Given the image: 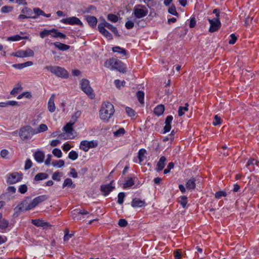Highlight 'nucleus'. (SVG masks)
I'll use <instances>...</instances> for the list:
<instances>
[{
  "mask_svg": "<svg viewBox=\"0 0 259 259\" xmlns=\"http://www.w3.org/2000/svg\"><path fill=\"white\" fill-rule=\"evenodd\" d=\"M77 153L73 150L71 151L68 154V158L72 160H75L78 158Z\"/></svg>",
  "mask_w": 259,
  "mask_h": 259,
  "instance_id": "42",
  "label": "nucleus"
},
{
  "mask_svg": "<svg viewBox=\"0 0 259 259\" xmlns=\"http://www.w3.org/2000/svg\"><path fill=\"white\" fill-rule=\"evenodd\" d=\"M148 13V9L147 7L141 4H138L134 7L132 16L137 20L146 17Z\"/></svg>",
  "mask_w": 259,
  "mask_h": 259,
  "instance_id": "5",
  "label": "nucleus"
},
{
  "mask_svg": "<svg viewBox=\"0 0 259 259\" xmlns=\"http://www.w3.org/2000/svg\"><path fill=\"white\" fill-rule=\"evenodd\" d=\"M60 22L66 25H77L80 26H83V24L79 19L75 16L62 19L60 20Z\"/></svg>",
  "mask_w": 259,
  "mask_h": 259,
  "instance_id": "11",
  "label": "nucleus"
},
{
  "mask_svg": "<svg viewBox=\"0 0 259 259\" xmlns=\"http://www.w3.org/2000/svg\"><path fill=\"white\" fill-rule=\"evenodd\" d=\"M125 133V130L123 128H120L117 131L114 132V136L115 137H120L123 135Z\"/></svg>",
  "mask_w": 259,
  "mask_h": 259,
  "instance_id": "55",
  "label": "nucleus"
},
{
  "mask_svg": "<svg viewBox=\"0 0 259 259\" xmlns=\"http://www.w3.org/2000/svg\"><path fill=\"white\" fill-rule=\"evenodd\" d=\"M23 178L21 172H13L9 173L6 176V182L8 184H14L20 182Z\"/></svg>",
  "mask_w": 259,
  "mask_h": 259,
  "instance_id": "7",
  "label": "nucleus"
},
{
  "mask_svg": "<svg viewBox=\"0 0 259 259\" xmlns=\"http://www.w3.org/2000/svg\"><path fill=\"white\" fill-rule=\"evenodd\" d=\"M82 91L85 93L91 99L95 98L93 90L90 87V81L85 79H82L80 83Z\"/></svg>",
  "mask_w": 259,
  "mask_h": 259,
  "instance_id": "8",
  "label": "nucleus"
},
{
  "mask_svg": "<svg viewBox=\"0 0 259 259\" xmlns=\"http://www.w3.org/2000/svg\"><path fill=\"white\" fill-rule=\"evenodd\" d=\"M28 38H29V37L27 35L21 36L19 35H15L8 37L7 40L15 41H19V40H20L22 39H28Z\"/></svg>",
  "mask_w": 259,
  "mask_h": 259,
  "instance_id": "28",
  "label": "nucleus"
},
{
  "mask_svg": "<svg viewBox=\"0 0 259 259\" xmlns=\"http://www.w3.org/2000/svg\"><path fill=\"white\" fill-rule=\"evenodd\" d=\"M87 21L90 26L95 27L97 23V19L95 16H88L86 17Z\"/></svg>",
  "mask_w": 259,
  "mask_h": 259,
  "instance_id": "25",
  "label": "nucleus"
},
{
  "mask_svg": "<svg viewBox=\"0 0 259 259\" xmlns=\"http://www.w3.org/2000/svg\"><path fill=\"white\" fill-rule=\"evenodd\" d=\"M7 191L11 194H14L16 193V189L14 186H9L7 189Z\"/></svg>",
  "mask_w": 259,
  "mask_h": 259,
  "instance_id": "64",
  "label": "nucleus"
},
{
  "mask_svg": "<svg viewBox=\"0 0 259 259\" xmlns=\"http://www.w3.org/2000/svg\"><path fill=\"white\" fill-rule=\"evenodd\" d=\"M9 227V221L4 218L0 217V232L4 233L9 231L10 229H8Z\"/></svg>",
  "mask_w": 259,
  "mask_h": 259,
  "instance_id": "15",
  "label": "nucleus"
},
{
  "mask_svg": "<svg viewBox=\"0 0 259 259\" xmlns=\"http://www.w3.org/2000/svg\"><path fill=\"white\" fill-rule=\"evenodd\" d=\"M34 135L33 128L29 125L21 127L19 132V136L23 141L30 139Z\"/></svg>",
  "mask_w": 259,
  "mask_h": 259,
  "instance_id": "6",
  "label": "nucleus"
},
{
  "mask_svg": "<svg viewBox=\"0 0 259 259\" xmlns=\"http://www.w3.org/2000/svg\"><path fill=\"white\" fill-rule=\"evenodd\" d=\"M48 177V175L46 173L41 172L38 173L35 175L34 180L35 181H39L47 179Z\"/></svg>",
  "mask_w": 259,
  "mask_h": 259,
  "instance_id": "34",
  "label": "nucleus"
},
{
  "mask_svg": "<svg viewBox=\"0 0 259 259\" xmlns=\"http://www.w3.org/2000/svg\"><path fill=\"white\" fill-rule=\"evenodd\" d=\"M104 65L111 70H117L120 72L125 71L126 68L124 64L116 58H112L105 62Z\"/></svg>",
  "mask_w": 259,
  "mask_h": 259,
  "instance_id": "3",
  "label": "nucleus"
},
{
  "mask_svg": "<svg viewBox=\"0 0 259 259\" xmlns=\"http://www.w3.org/2000/svg\"><path fill=\"white\" fill-rule=\"evenodd\" d=\"M34 16H31L32 19H36L38 16L45 15V12L39 8H34L33 10Z\"/></svg>",
  "mask_w": 259,
  "mask_h": 259,
  "instance_id": "31",
  "label": "nucleus"
},
{
  "mask_svg": "<svg viewBox=\"0 0 259 259\" xmlns=\"http://www.w3.org/2000/svg\"><path fill=\"white\" fill-rule=\"evenodd\" d=\"M227 196V193L226 192L224 191H220L218 192H217L215 193V197L217 199H220L223 197H226Z\"/></svg>",
  "mask_w": 259,
  "mask_h": 259,
  "instance_id": "48",
  "label": "nucleus"
},
{
  "mask_svg": "<svg viewBox=\"0 0 259 259\" xmlns=\"http://www.w3.org/2000/svg\"><path fill=\"white\" fill-rule=\"evenodd\" d=\"M196 21L194 17H191L190 19L189 27L190 28H193L196 25Z\"/></svg>",
  "mask_w": 259,
  "mask_h": 259,
  "instance_id": "60",
  "label": "nucleus"
},
{
  "mask_svg": "<svg viewBox=\"0 0 259 259\" xmlns=\"http://www.w3.org/2000/svg\"><path fill=\"white\" fill-rule=\"evenodd\" d=\"M135 179L132 178H128L123 184V188L127 189L131 188L135 184Z\"/></svg>",
  "mask_w": 259,
  "mask_h": 259,
  "instance_id": "32",
  "label": "nucleus"
},
{
  "mask_svg": "<svg viewBox=\"0 0 259 259\" xmlns=\"http://www.w3.org/2000/svg\"><path fill=\"white\" fill-rule=\"evenodd\" d=\"M107 19L109 21L113 23H116L118 20L117 16L112 14H108L107 16Z\"/></svg>",
  "mask_w": 259,
  "mask_h": 259,
  "instance_id": "40",
  "label": "nucleus"
},
{
  "mask_svg": "<svg viewBox=\"0 0 259 259\" xmlns=\"http://www.w3.org/2000/svg\"><path fill=\"white\" fill-rule=\"evenodd\" d=\"M222 123V119L218 115H215L214 117L213 124L215 126L220 125Z\"/></svg>",
  "mask_w": 259,
  "mask_h": 259,
  "instance_id": "53",
  "label": "nucleus"
},
{
  "mask_svg": "<svg viewBox=\"0 0 259 259\" xmlns=\"http://www.w3.org/2000/svg\"><path fill=\"white\" fill-rule=\"evenodd\" d=\"M48 197L46 195L38 196L33 200L29 198L24 199L18 206L20 211H27L35 207L40 203L47 200Z\"/></svg>",
  "mask_w": 259,
  "mask_h": 259,
  "instance_id": "1",
  "label": "nucleus"
},
{
  "mask_svg": "<svg viewBox=\"0 0 259 259\" xmlns=\"http://www.w3.org/2000/svg\"><path fill=\"white\" fill-rule=\"evenodd\" d=\"M113 181H111L110 183L102 185L101 186V191L105 196L108 195L115 188L113 185Z\"/></svg>",
  "mask_w": 259,
  "mask_h": 259,
  "instance_id": "13",
  "label": "nucleus"
},
{
  "mask_svg": "<svg viewBox=\"0 0 259 259\" xmlns=\"http://www.w3.org/2000/svg\"><path fill=\"white\" fill-rule=\"evenodd\" d=\"M115 112L113 105L109 102H103L99 111V117L104 122H108Z\"/></svg>",
  "mask_w": 259,
  "mask_h": 259,
  "instance_id": "2",
  "label": "nucleus"
},
{
  "mask_svg": "<svg viewBox=\"0 0 259 259\" xmlns=\"http://www.w3.org/2000/svg\"><path fill=\"white\" fill-rule=\"evenodd\" d=\"M13 8L11 6H5L1 8V12L3 13H7L12 11Z\"/></svg>",
  "mask_w": 259,
  "mask_h": 259,
  "instance_id": "52",
  "label": "nucleus"
},
{
  "mask_svg": "<svg viewBox=\"0 0 259 259\" xmlns=\"http://www.w3.org/2000/svg\"><path fill=\"white\" fill-rule=\"evenodd\" d=\"M196 186L195 180L194 178L188 180L186 184V187L187 189L193 190Z\"/></svg>",
  "mask_w": 259,
  "mask_h": 259,
  "instance_id": "30",
  "label": "nucleus"
},
{
  "mask_svg": "<svg viewBox=\"0 0 259 259\" xmlns=\"http://www.w3.org/2000/svg\"><path fill=\"white\" fill-rule=\"evenodd\" d=\"M73 123L70 122L67 123L63 127V131L67 134L72 136Z\"/></svg>",
  "mask_w": 259,
  "mask_h": 259,
  "instance_id": "26",
  "label": "nucleus"
},
{
  "mask_svg": "<svg viewBox=\"0 0 259 259\" xmlns=\"http://www.w3.org/2000/svg\"><path fill=\"white\" fill-rule=\"evenodd\" d=\"M51 34V29L48 30L47 29H44L39 33V36L41 38H44L48 35H50Z\"/></svg>",
  "mask_w": 259,
  "mask_h": 259,
  "instance_id": "39",
  "label": "nucleus"
},
{
  "mask_svg": "<svg viewBox=\"0 0 259 259\" xmlns=\"http://www.w3.org/2000/svg\"><path fill=\"white\" fill-rule=\"evenodd\" d=\"M208 22L210 24L209 32H214L217 31L221 26V23L220 19L213 18L212 19H208Z\"/></svg>",
  "mask_w": 259,
  "mask_h": 259,
  "instance_id": "12",
  "label": "nucleus"
},
{
  "mask_svg": "<svg viewBox=\"0 0 259 259\" xmlns=\"http://www.w3.org/2000/svg\"><path fill=\"white\" fill-rule=\"evenodd\" d=\"M174 163L172 162L168 163L166 168L164 170V174H168L170 170L174 168Z\"/></svg>",
  "mask_w": 259,
  "mask_h": 259,
  "instance_id": "54",
  "label": "nucleus"
},
{
  "mask_svg": "<svg viewBox=\"0 0 259 259\" xmlns=\"http://www.w3.org/2000/svg\"><path fill=\"white\" fill-rule=\"evenodd\" d=\"M33 157L35 161L38 163H41L44 161L45 153L43 151L37 150L33 154Z\"/></svg>",
  "mask_w": 259,
  "mask_h": 259,
  "instance_id": "16",
  "label": "nucleus"
},
{
  "mask_svg": "<svg viewBox=\"0 0 259 259\" xmlns=\"http://www.w3.org/2000/svg\"><path fill=\"white\" fill-rule=\"evenodd\" d=\"M145 201L141 200L138 198L134 199L132 201L131 205L133 207H141L145 205Z\"/></svg>",
  "mask_w": 259,
  "mask_h": 259,
  "instance_id": "24",
  "label": "nucleus"
},
{
  "mask_svg": "<svg viewBox=\"0 0 259 259\" xmlns=\"http://www.w3.org/2000/svg\"><path fill=\"white\" fill-rule=\"evenodd\" d=\"M112 51L114 53H116L122 55L123 56H126L127 55V51L124 48H121L119 46H115L112 48Z\"/></svg>",
  "mask_w": 259,
  "mask_h": 259,
  "instance_id": "22",
  "label": "nucleus"
},
{
  "mask_svg": "<svg viewBox=\"0 0 259 259\" xmlns=\"http://www.w3.org/2000/svg\"><path fill=\"white\" fill-rule=\"evenodd\" d=\"M114 82L116 87L118 89H120L121 87L124 86L125 84V81H120L119 79L115 80Z\"/></svg>",
  "mask_w": 259,
  "mask_h": 259,
  "instance_id": "51",
  "label": "nucleus"
},
{
  "mask_svg": "<svg viewBox=\"0 0 259 259\" xmlns=\"http://www.w3.org/2000/svg\"><path fill=\"white\" fill-rule=\"evenodd\" d=\"M63 174L61 172L56 171L52 175V179L57 181H60Z\"/></svg>",
  "mask_w": 259,
  "mask_h": 259,
  "instance_id": "41",
  "label": "nucleus"
},
{
  "mask_svg": "<svg viewBox=\"0 0 259 259\" xmlns=\"http://www.w3.org/2000/svg\"><path fill=\"white\" fill-rule=\"evenodd\" d=\"M137 97L138 101L141 104L144 103V93L142 91H139L137 93Z\"/></svg>",
  "mask_w": 259,
  "mask_h": 259,
  "instance_id": "37",
  "label": "nucleus"
},
{
  "mask_svg": "<svg viewBox=\"0 0 259 259\" xmlns=\"http://www.w3.org/2000/svg\"><path fill=\"white\" fill-rule=\"evenodd\" d=\"M188 104L186 103L185 104V106H180L178 109V115L179 116H182L183 115L185 112L188 111Z\"/></svg>",
  "mask_w": 259,
  "mask_h": 259,
  "instance_id": "35",
  "label": "nucleus"
},
{
  "mask_svg": "<svg viewBox=\"0 0 259 259\" xmlns=\"http://www.w3.org/2000/svg\"><path fill=\"white\" fill-rule=\"evenodd\" d=\"M55 95L52 94L50 98L48 103V108L49 111L50 112H54L56 110V106L55 104Z\"/></svg>",
  "mask_w": 259,
  "mask_h": 259,
  "instance_id": "17",
  "label": "nucleus"
},
{
  "mask_svg": "<svg viewBox=\"0 0 259 259\" xmlns=\"http://www.w3.org/2000/svg\"><path fill=\"white\" fill-rule=\"evenodd\" d=\"M166 158L164 156H161L157 162L156 170L158 172L162 170L165 166Z\"/></svg>",
  "mask_w": 259,
  "mask_h": 259,
  "instance_id": "18",
  "label": "nucleus"
},
{
  "mask_svg": "<svg viewBox=\"0 0 259 259\" xmlns=\"http://www.w3.org/2000/svg\"><path fill=\"white\" fill-rule=\"evenodd\" d=\"M52 153L55 156L58 158H61L62 156V151L58 148L54 149L52 151Z\"/></svg>",
  "mask_w": 259,
  "mask_h": 259,
  "instance_id": "43",
  "label": "nucleus"
},
{
  "mask_svg": "<svg viewBox=\"0 0 259 259\" xmlns=\"http://www.w3.org/2000/svg\"><path fill=\"white\" fill-rule=\"evenodd\" d=\"M74 210L71 211L72 219L75 221H78L81 220V217L78 214H74Z\"/></svg>",
  "mask_w": 259,
  "mask_h": 259,
  "instance_id": "61",
  "label": "nucleus"
},
{
  "mask_svg": "<svg viewBox=\"0 0 259 259\" xmlns=\"http://www.w3.org/2000/svg\"><path fill=\"white\" fill-rule=\"evenodd\" d=\"M69 187V188H74L75 185L73 184V182L71 179L67 178L66 179L64 183L62 185L63 188H64L65 187Z\"/></svg>",
  "mask_w": 259,
  "mask_h": 259,
  "instance_id": "33",
  "label": "nucleus"
},
{
  "mask_svg": "<svg viewBox=\"0 0 259 259\" xmlns=\"http://www.w3.org/2000/svg\"><path fill=\"white\" fill-rule=\"evenodd\" d=\"M230 38L229 40V44L230 45H234L237 39V36L235 35V34L233 33L230 35Z\"/></svg>",
  "mask_w": 259,
  "mask_h": 259,
  "instance_id": "57",
  "label": "nucleus"
},
{
  "mask_svg": "<svg viewBox=\"0 0 259 259\" xmlns=\"http://www.w3.org/2000/svg\"><path fill=\"white\" fill-rule=\"evenodd\" d=\"M58 33H59L58 30L55 28H53L51 29V34H50V35L52 37L57 38Z\"/></svg>",
  "mask_w": 259,
  "mask_h": 259,
  "instance_id": "62",
  "label": "nucleus"
},
{
  "mask_svg": "<svg viewBox=\"0 0 259 259\" xmlns=\"http://www.w3.org/2000/svg\"><path fill=\"white\" fill-rule=\"evenodd\" d=\"M47 70L51 72L56 76L61 78H67L68 77V73L64 68L58 66H47L45 67Z\"/></svg>",
  "mask_w": 259,
  "mask_h": 259,
  "instance_id": "4",
  "label": "nucleus"
},
{
  "mask_svg": "<svg viewBox=\"0 0 259 259\" xmlns=\"http://www.w3.org/2000/svg\"><path fill=\"white\" fill-rule=\"evenodd\" d=\"M11 56L18 58H26L29 57H33L34 53L33 50L30 48H27L26 50H20L16 52L12 53L10 54Z\"/></svg>",
  "mask_w": 259,
  "mask_h": 259,
  "instance_id": "9",
  "label": "nucleus"
},
{
  "mask_svg": "<svg viewBox=\"0 0 259 259\" xmlns=\"http://www.w3.org/2000/svg\"><path fill=\"white\" fill-rule=\"evenodd\" d=\"M164 111V106L162 105H157L154 109V112L157 116L161 115Z\"/></svg>",
  "mask_w": 259,
  "mask_h": 259,
  "instance_id": "29",
  "label": "nucleus"
},
{
  "mask_svg": "<svg viewBox=\"0 0 259 259\" xmlns=\"http://www.w3.org/2000/svg\"><path fill=\"white\" fill-rule=\"evenodd\" d=\"M21 13L24 14V15H26L27 16H32V12L31 10L28 8V7H25L23 8L21 11Z\"/></svg>",
  "mask_w": 259,
  "mask_h": 259,
  "instance_id": "45",
  "label": "nucleus"
},
{
  "mask_svg": "<svg viewBox=\"0 0 259 259\" xmlns=\"http://www.w3.org/2000/svg\"><path fill=\"white\" fill-rule=\"evenodd\" d=\"M125 197V194L124 192H120L118 194V200L117 202L119 204H122L124 201V199Z\"/></svg>",
  "mask_w": 259,
  "mask_h": 259,
  "instance_id": "50",
  "label": "nucleus"
},
{
  "mask_svg": "<svg viewBox=\"0 0 259 259\" xmlns=\"http://www.w3.org/2000/svg\"><path fill=\"white\" fill-rule=\"evenodd\" d=\"M179 202L183 208H185L187 203V197L185 196H181L180 198Z\"/></svg>",
  "mask_w": 259,
  "mask_h": 259,
  "instance_id": "46",
  "label": "nucleus"
},
{
  "mask_svg": "<svg viewBox=\"0 0 259 259\" xmlns=\"http://www.w3.org/2000/svg\"><path fill=\"white\" fill-rule=\"evenodd\" d=\"M81 112L80 111H76L72 116L71 117V121L72 123L74 124L75 123V122L77 120V119L81 115Z\"/></svg>",
  "mask_w": 259,
  "mask_h": 259,
  "instance_id": "47",
  "label": "nucleus"
},
{
  "mask_svg": "<svg viewBox=\"0 0 259 259\" xmlns=\"http://www.w3.org/2000/svg\"><path fill=\"white\" fill-rule=\"evenodd\" d=\"M126 112L128 114V116L131 117L134 116L135 115V111L130 107H126L125 109Z\"/></svg>",
  "mask_w": 259,
  "mask_h": 259,
  "instance_id": "58",
  "label": "nucleus"
},
{
  "mask_svg": "<svg viewBox=\"0 0 259 259\" xmlns=\"http://www.w3.org/2000/svg\"><path fill=\"white\" fill-rule=\"evenodd\" d=\"M28 190L27 186L25 184L21 185L18 188V191L21 194H25Z\"/></svg>",
  "mask_w": 259,
  "mask_h": 259,
  "instance_id": "49",
  "label": "nucleus"
},
{
  "mask_svg": "<svg viewBox=\"0 0 259 259\" xmlns=\"http://www.w3.org/2000/svg\"><path fill=\"white\" fill-rule=\"evenodd\" d=\"M127 225V222L125 219H120L118 221V225L121 227H124Z\"/></svg>",
  "mask_w": 259,
  "mask_h": 259,
  "instance_id": "63",
  "label": "nucleus"
},
{
  "mask_svg": "<svg viewBox=\"0 0 259 259\" xmlns=\"http://www.w3.org/2000/svg\"><path fill=\"white\" fill-rule=\"evenodd\" d=\"M135 23H138L136 18H128L125 22V27L127 29H131L134 27Z\"/></svg>",
  "mask_w": 259,
  "mask_h": 259,
  "instance_id": "21",
  "label": "nucleus"
},
{
  "mask_svg": "<svg viewBox=\"0 0 259 259\" xmlns=\"http://www.w3.org/2000/svg\"><path fill=\"white\" fill-rule=\"evenodd\" d=\"M73 213L74 214H79V215H80L88 214H89V212L85 209L79 210V209H76L74 210Z\"/></svg>",
  "mask_w": 259,
  "mask_h": 259,
  "instance_id": "56",
  "label": "nucleus"
},
{
  "mask_svg": "<svg viewBox=\"0 0 259 259\" xmlns=\"http://www.w3.org/2000/svg\"><path fill=\"white\" fill-rule=\"evenodd\" d=\"M146 152V150L144 149H141L139 150L138 154L140 162H141L144 160V158Z\"/></svg>",
  "mask_w": 259,
  "mask_h": 259,
  "instance_id": "38",
  "label": "nucleus"
},
{
  "mask_svg": "<svg viewBox=\"0 0 259 259\" xmlns=\"http://www.w3.org/2000/svg\"><path fill=\"white\" fill-rule=\"evenodd\" d=\"M55 47L61 51H66L70 48V46L59 42H55L54 44Z\"/></svg>",
  "mask_w": 259,
  "mask_h": 259,
  "instance_id": "27",
  "label": "nucleus"
},
{
  "mask_svg": "<svg viewBox=\"0 0 259 259\" xmlns=\"http://www.w3.org/2000/svg\"><path fill=\"white\" fill-rule=\"evenodd\" d=\"M99 24L101 25L104 28L107 27L113 33H114L115 35L118 36H119L117 28L114 27L113 25L107 22L104 19H103L102 22L100 23Z\"/></svg>",
  "mask_w": 259,
  "mask_h": 259,
  "instance_id": "14",
  "label": "nucleus"
},
{
  "mask_svg": "<svg viewBox=\"0 0 259 259\" xmlns=\"http://www.w3.org/2000/svg\"><path fill=\"white\" fill-rule=\"evenodd\" d=\"M98 30L99 32L103 34L106 38L109 40L112 39V34L101 25L98 24Z\"/></svg>",
  "mask_w": 259,
  "mask_h": 259,
  "instance_id": "19",
  "label": "nucleus"
},
{
  "mask_svg": "<svg viewBox=\"0 0 259 259\" xmlns=\"http://www.w3.org/2000/svg\"><path fill=\"white\" fill-rule=\"evenodd\" d=\"M31 222L33 225L36 227H41L45 228L49 226V223L42 220H32Z\"/></svg>",
  "mask_w": 259,
  "mask_h": 259,
  "instance_id": "20",
  "label": "nucleus"
},
{
  "mask_svg": "<svg viewBox=\"0 0 259 259\" xmlns=\"http://www.w3.org/2000/svg\"><path fill=\"white\" fill-rule=\"evenodd\" d=\"M48 130L47 125L45 124L41 123L38 125L36 128H33L35 135L45 132Z\"/></svg>",
  "mask_w": 259,
  "mask_h": 259,
  "instance_id": "23",
  "label": "nucleus"
},
{
  "mask_svg": "<svg viewBox=\"0 0 259 259\" xmlns=\"http://www.w3.org/2000/svg\"><path fill=\"white\" fill-rule=\"evenodd\" d=\"M32 165V162L31 160L29 159H26L25 163V169L27 170L31 168Z\"/></svg>",
  "mask_w": 259,
  "mask_h": 259,
  "instance_id": "59",
  "label": "nucleus"
},
{
  "mask_svg": "<svg viewBox=\"0 0 259 259\" xmlns=\"http://www.w3.org/2000/svg\"><path fill=\"white\" fill-rule=\"evenodd\" d=\"M65 164L64 161L63 160L60 159L59 160H56L55 161H53L52 162V165L54 167H56L58 168H61L63 167Z\"/></svg>",
  "mask_w": 259,
  "mask_h": 259,
  "instance_id": "36",
  "label": "nucleus"
},
{
  "mask_svg": "<svg viewBox=\"0 0 259 259\" xmlns=\"http://www.w3.org/2000/svg\"><path fill=\"white\" fill-rule=\"evenodd\" d=\"M98 145V142L97 140H92V141H87V140H83L81 141L80 145L79 148L84 152H87L91 148H93L97 147Z\"/></svg>",
  "mask_w": 259,
  "mask_h": 259,
  "instance_id": "10",
  "label": "nucleus"
},
{
  "mask_svg": "<svg viewBox=\"0 0 259 259\" xmlns=\"http://www.w3.org/2000/svg\"><path fill=\"white\" fill-rule=\"evenodd\" d=\"M168 11L169 13H170V14H171L172 15L176 16H178V13L176 11V7L173 5H172L171 6H170L169 7Z\"/></svg>",
  "mask_w": 259,
  "mask_h": 259,
  "instance_id": "44",
  "label": "nucleus"
}]
</instances>
